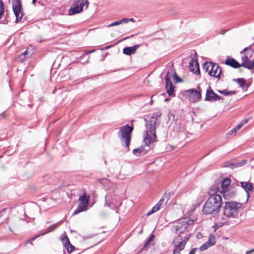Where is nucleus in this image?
<instances>
[{"mask_svg":"<svg viewBox=\"0 0 254 254\" xmlns=\"http://www.w3.org/2000/svg\"><path fill=\"white\" fill-rule=\"evenodd\" d=\"M60 225V222L57 223L56 224H55L54 225H51L50 227H49L46 230V231L43 234H46L48 233H49L51 231H54L55 229H56Z\"/></svg>","mask_w":254,"mask_h":254,"instance_id":"obj_25","label":"nucleus"},{"mask_svg":"<svg viewBox=\"0 0 254 254\" xmlns=\"http://www.w3.org/2000/svg\"><path fill=\"white\" fill-rule=\"evenodd\" d=\"M246 254H254V250H253L251 251L247 252Z\"/></svg>","mask_w":254,"mask_h":254,"instance_id":"obj_43","label":"nucleus"},{"mask_svg":"<svg viewBox=\"0 0 254 254\" xmlns=\"http://www.w3.org/2000/svg\"><path fill=\"white\" fill-rule=\"evenodd\" d=\"M4 3L1 0H0V19L2 18L4 14Z\"/></svg>","mask_w":254,"mask_h":254,"instance_id":"obj_27","label":"nucleus"},{"mask_svg":"<svg viewBox=\"0 0 254 254\" xmlns=\"http://www.w3.org/2000/svg\"><path fill=\"white\" fill-rule=\"evenodd\" d=\"M27 242L30 243V244H32V241H29V240H28Z\"/></svg>","mask_w":254,"mask_h":254,"instance_id":"obj_51","label":"nucleus"},{"mask_svg":"<svg viewBox=\"0 0 254 254\" xmlns=\"http://www.w3.org/2000/svg\"><path fill=\"white\" fill-rule=\"evenodd\" d=\"M200 235H201V234H200V233H198L197 234V237L198 238V237H200Z\"/></svg>","mask_w":254,"mask_h":254,"instance_id":"obj_50","label":"nucleus"},{"mask_svg":"<svg viewBox=\"0 0 254 254\" xmlns=\"http://www.w3.org/2000/svg\"><path fill=\"white\" fill-rule=\"evenodd\" d=\"M207 242L209 244L211 245V246L214 245L215 244V236L213 234H210Z\"/></svg>","mask_w":254,"mask_h":254,"instance_id":"obj_28","label":"nucleus"},{"mask_svg":"<svg viewBox=\"0 0 254 254\" xmlns=\"http://www.w3.org/2000/svg\"><path fill=\"white\" fill-rule=\"evenodd\" d=\"M231 179L228 178L224 179L221 182L222 189L228 188L231 184Z\"/></svg>","mask_w":254,"mask_h":254,"instance_id":"obj_23","label":"nucleus"},{"mask_svg":"<svg viewBox=\"0 0 254 254\" xmlns=\"http://www.w3.org/2000/svg\"><path fill=\"white\" fill-rule=\"evenodd\" d=\"M222 204V197L220 194L210 196L205 202L202 209L204 214L217 215Z\"/></svg>","mask_w":254,"mask_h":254,"instance_id":"obj_3","label":"nucleus"},{"mask_svg":"<svg viewBox=\"0 0 254 254\" xmlns=\"http://www.w3.org/2000/svg\"><path fill=\"white\" fill-rule=\"evenodd\" d=\"M37 0H32V3L33 4H35L36 1Z\"/></svg>","mask_w":254,"mask_h":254,"instance_id":"obj_48","label":"nucleus"},{"mask_svg":"<svg viewBox=\"0 0 254 254\" xmlns=\"http://www.w3.org/2000/svg\"><path fill=\"white\" fill-rule=\"evenodd\" d=\"M61 241L68 253H70L73 251L74 247L71 244L67 236L65 235L61 237Z\"/></svg>","mask_w":254,"mask_h":254,"instance_id":"obj_15","label":"nucleus"},{"mask_svg":"<svg viewBox=\"0 0 254 254\" xmlns=\"http://www.w3.org/2000/svg\"><path fill=\"white\" fill-rule=\"evenodd\" d=\"M209 89L207 90L205 100L207 101H216L219 100L221 99V97L216 94L214 91L211 89L210 87Z\"/></svg>","mask_w":254,"mask_h":254,"instance_id":"obj_13","label":"nucleus"},{"mask_svg":"<svg viewBox=\"0 0 254 254\" xmlns=\"http://www.w3.org/2000/svg\"><path fill=\"white\" fill-rule=\"evenodd\" d=\"M200 235H201V234H200V233H198L197 234V237L198 238V237H200Z\"/></svg>","mask_w":254,"mask_h":254,"instance_id":"obj_49","label":"nucleus"},{"mask_svg":"<svg viewBox=\"0 0 254 254\" xmlns=\"http://www.w3.org/2000/svg\"><path fill=\"white\" fill-rule=\"evenodd\" d=\"M248 119H245L244 120L242 121L236 127H235L236 130L238 131L240 129H241L242 127H243L245 124H246L248 123Z\"/></svg>","mask_w":254,"mask_h":254,"instance_id":"obj_29","label":"nucleus"},{"mask_svg":"<svg viewBox=\"0 0 254 254\" xmlns=\"http://www.w3.org/2000/svg\"><path fill=\"white\" fill-rule=\"evenodd\" d=\"M169 72H168L165 76V88L167 93L169 96H175L174 94V87L173 86L171 81L169 77Z\"/></svg>","mask_w":254,"mask_h":254,"instance_id":"obj_12","label":"nucleus"},{"mask_svg":"<svg viewBox=\"0 0 254 254\" xmlns=\"http://www.w3.org/2000/svg\"><path fill=\"white\" fill-rule=\"evenodd\" d=\"M242 204L239 202L230 201L225 203L223 208V215L217 218V225L221 227L224 225H235L236 222H232L231 218H238L241 213Z\"/></svg>","mask_w":254,"mask_h":254,"instance_id":"obj_2","label":"nucleus"},{"mask_svg":"<svg viewBox=\"0 0 254 254\" xmlns=\"http://www.w3.org/2000/svg\"><path fill=\"white\" fill-rule=\"evenodd\" d=\"M174 79L176 82H180L182 81V79L178 76L177 74L175 72L174 74Z\"/></svg>","mask_w":254,"mask_h":254,"instance_id":"obj_33","label":"nucleus"},{"mask_svg":"<svg viewBox=\"0 0 254 254\" xmlns=\"http://www.w3.org/2000/svg\"><path fill=\"white\" fill-rule=\"evenodd\" d=\"M218 187L216 185H213L209 190L208 194L210 196L216 195L217 194H216V193L218 192Z\"/></svg>","mask_w":254,"mask_h":254,"instance_id":"obj_24","label":"nucleus"},{"mask_svg":"<svg viewBox=\"0 0 254 254\" xmlns=\"http://www.w3.org/2000/svg\"><path fill=\"white\" fill-rule=\"evenodd\" d=\"M120 24H121V22H120V20H118L117 21H116L113 22L111 23V24H110L109 25L108 27H112V26L118 25Z\"/></svg>","mask_w":254,"mask_h":254,"instance_id":"obj_35","label":"nucleus"},{"mask_svg":"<svg viewBox=\"0 0 254 254\" xmlns=\"http://www.w3.org/2000/svg\"><path fill=\"white\" fill-rule=\"evenodd\" d=\"M106 203H105V205H107L109 207H110V203H108L107 201V199H106Z\"/></svg>","mask_w":254,"mask_h":254,"instance_id":"obj_46","label":"nucleus"},{"mask_svg":"<svg viewBox=\"0 0 254 254\" xmlns=\"http://www.w3.org/2000/svg\"><path fill=\"white\" fill-rule=\"evenodd\" d=\"M189 69L190 71L196 75L200 74L199 64L197 61L191 59L189 62Z\"/></svg>","mask_w":254,"mask_h":254,"instance_id":"obj_14","label":"nucleus"},{"mask_svg":"<svg viewBox=\"0 0 254 254\" xmlns=\"http://www.w3.org/2000/svg\"><path fill=\"white\" fill-rule=\"evenodd\" d=\"M90 197V195H87L86 192H84L82 195L79 196L78 199L79 204L77 208L73 212V215L78 214L80 212L86 211L87 209Z\"/></svg>","mask_w":254,"mask_h":254,"instance_id":"obj_8","label":"nucleus"},{"mask_svg":"<svg viewBox=\"0 0 254 254\" xmlns=\"http://www.w3.org/2000/svg\"><path fill=\"white\" fill-rule=\"evenodd\" d=\"M220 192L225 198H229L234 195V192L230 191L229 188L222 189Z\"/></svg>","mask_w":254,"mask_h":254,"instance_id":"obj_20","label":"nucleus"},{"mask_svg":"<svg viewBox=\"0 0 254 254\" xmlns=\"http://www.w3.org/2000/svg\"><path fill=\"white\" fill-rule=\"evenodd\" d=\"M225 64L235 68H238L242 66L241 64H240L235 59L228 57H227Z\"/></svg>","mask_w":254,"mask_h":254,"instance_id":"obj_17","label":"nucleus"},{"mask_svg":"<svg viewBox=\"0 0 254 254\" xmlns=\"http://www.w3.org/2000/svg\"><path fill=\"white\" fill-rule=\"evenodd\" d=\"M254 43L244 48L240 53L241 59L242 66L248 69L254 68Z\"/></svg>","mask_w":254,"mask_h":254,"instance_id":"obj_4","label":"nucleus"},{"mask_svg":"<svg viewBox=\"0 0 254 254\" xmlns=\"http://www.w3.org/2000/svg\"><path fill=\"white\" fill-rule=\"evenodd\" d=\"M237 131L234 127L233 129H232L231 130H230V131H229V132H228V134L232 135L233 136H234L236 134V133H237Z\"/></svg>","mask_w":254,"mask_h":254,"instance_id":"obj_36","label":"nucleus"},{"mask_svg":"<svg viewBox=\"0 0 254 254\" xmlns=\"http://www.w3.org/2000/svg\"><path fill=\"white\" fill-rule=\"evenodd\" d=\"M140 47V45H135L132 47H127L124 48L123 53L127 55H131L135 53L136 50Z\"/></svg>","mask_w":254,"mask_h":254,"instance_id":"obj_18","label":"nucleus"},{"mask_svg":"<svg viewBox=\"0 0 254 254\" xmlns=\"http://www.w3.org/2000/svg\"><path fill=\"white\" fill-rule=\"evenodd\" d=\"M27 54H28L27 50H26L25 52H24L23 53H22L19 56V58L21 59V60L22 61H26L27 60V58H24L23 59H22V57L25 56L26 55H27Z\"/></svg>","mask_w":254,"mask_h":254,"instance_id":"obj_34","label":"nucleus"},{"mask_svg":"<svg viewBox=\"0 0 254 254\" xmlns=\"http://www.w3.org/2000/svg\"><path fill=\"white\" fill-rule=\"evenodd\" d=\"M9 229L10 230V231H12L10 227L9 228Z\"/></svg>","mask_w":254,"mask_h":254,"instance_id":"obj_54","label":"nucleus"},{"mask_svg":"<svg viewBox=\"0 0 254 254\" xmlns=\"http://www.w3.org/2000/svg\"><path fill=\"white\" fill-rule=\"evenodd\" d=\"M211 247V245L209 244L207 242L203 244L200 248L199 250L201 251H203L207 250L208 248Z\"/></svg>","mask_w":254,"mask_h":254,"instance_id":"obj_31","label":"nucleus"},{"mask_svg":"<svg viewBox=\"0 0 254 254\" xmlns=\"http://www.w3.org/2000/svg\"><path fill=\"white\" fill-rule=\"evenodd\" d=\"M12 6L14 14L16 17L15 22L18 23L23 16V14L22 12L21 2L19 0H13Z\"/></svg>","mask_w":254,"mask_h":254,"instance_id":"obj_9","label":"nucleus"},{"mask_svg":"<svg viewBox=\"0 0 254 254\" xmlns=\"http://www.w3.org/2000/svg\"><path fill=\"white\" fill-rule=\"evenodd\" d=\"M88 3V2L87 0H78L75 1L73 7L69 10V14L73 15L80 12L83 10V7L86 4V7H87Z\"/></svg>","mask_w":254,"mask_h":254,"instance_id":"obj_10","label":"nucleus"},{"mask_svg":"<svg viewBox=\"0 0 254 254\" xmlns=\"http://www.w3.org/2000/svg\"><path fill=\"white\" fill-rule=\"evenodd\" d=\"M193 222V220L188 218L180 219L172 226V231L177 236H184L186 234H190L187 233L191 230Z\"/></svg>","mask_w":254,"mask_h":254,"instance_id":"obj_5","label":"nucleus"},{"mask_svg":"<svg viewBox=\"0 0 254 254\" xmlns=\"http://www.w3.org/2000/svg\"><path fill=\"white\" fill-rule=\"evenodd\" d=\"M161 115L160 112H155L150 116H146L144 118L146 123V129L143 133V141L148 148L144 149L143 147L141 146L138 148L134 149L133 150V153L136 156H138L140 153L144 151H145L144 153H145L150 149V145L156 141L157 138L156 126L160 124Z\"/></svg>","mask_w":254,"mask_h":254,"instance_id":"obj_1","label":"nucleus"},{"mask_svg":"<svg viewBox=\"0 0 254 254\" xmlns=\"http://www.w3.org/2000/svg\"><path fill=\"white\" fill-rule=\"evenodd\" d=\"M154 238V235H152L150 236V238L147 241V242L145 244L144 247H146L148 244H149L153 240Z\"/></svg>","mask_w":254,"mask_h":254,"instance_id":"obj_37","label":"nucleus"},{"mask_svg":"<svg viewBox=\"0 0 254 254\" xmlns=\"http://www.w3.org/2000/svg\"><path fill=\"white\" fill-rule=\"evenodd\" d=\"M240 183L241 184L242 188L248 193H249V191H252L254 189L252 183L245 182H240Z\"/></svg>","mask_w":254,"mask_h":254,"instance_id":"obj_19","label":"nucleus"},{"mask_svg":"<svg viewBox=\"0 0 254 254\" xmlns=\"http://www.w3.org/2000/svg\"><path fill=\"white\" fill-rule=\"evenodd\" d=\"M211 72L212 74L210 75L211 76H214L219 79L220 78V75L221 74L222 70L221 68L219 67V65L217 69L215 68H212Z\"/></svg>","mask_w":254,"mask_h":254,"instance_id":"obj_21","label":"nucleus"},{"mask_svg":"<svg viewBox=\"0 0 254 254\" xmlns=\"http://www.w3.org/2000/svg\"><path fill=\"white\" fill-rule=\"evenodd\" d=\"M133 127L128 125H125L120 128L119 135L123 143H124V146L128 148L130 140L131 138V133L133 130Z\"/></svg>","mask_w":254,"mask_h":254,"instance_id":"obj_7","label":"nucleus"},{"mask_svg":"<svg viewBox=\"0 0 254 254\" xmlns=\"http://www.w3.org/2000/svg\"><path fill=\"white\" fill-rule=\"evenodd\" d=\"M234 81H235L237 84H238L240 86V87L242 88H244V86L245 85V80L243 78H237L234 79Z\"/></svg>","mask_w":254,"mask_h":254,"instance_id":"obj_26","label":"nucleus"},{"mask_svg":"<svg viewBox=\"0 0 254 254\" xmlns=\"http://www.w3.org/2000/svg\"><path fill=\"white\" fill-rule=\"evenodd\" d=\"M191 237L190 234H186L185 236H177L174 238L172 245L173 246V254H179L183 250L187 242Z\"/></svg>","mask_w":254,"mask_h":254,"instance_id":"obj_6","label":"nucleus"},{"mask_svg":"<svg viewBox=\"0 0 254 254\" xmlns=\"http://www.w3.org/2000/svg\"><path fill=\"white\" fill-rule=\"evenodd\" d=\"M5 211V209H3L1 212H0V217L3 215V212Z\"/></svg>","mask_w":254,"mask_h":254,"instance_id":"obj_45","label":"nucleus"},{"mask_svg":"<svg viewBox=\"0 0 254 254\" xmlns=\"http://www.w3.org/2000/svg\"><path fill=\"white\" fill-rule=\"evenodd\" d=\"M164 200L163 198H162L158 202V203L156 204V205L158 206H159L160 208L161 207V206L162 205V204H163L164 203Z\"/></svg>","mask_w":254,"mask_h":254,"instance_id":"obj_38","label":"nucleus"},{"mask_svg":"<svg viewBox=\"0 0 254 254\" xmlns=\"http://www.w3.org/2000/svg\"><path fill=\"white\" fill-rule=\"evenodd\" d=\"M247 162V160H243L241 162H238L237 163H231L227 165V167H230L232 169H234L238 167L242 166L246 164Z\"/></svg>","mask_w":254,"mask_h":254,"instance_id":"obj_22","label":"nucleus"},{"mask_svg":"<svg viewBox=\"0 0 254 254\" xmlns=\"http://www.w3.org/2000/svg\"><path fill=\"white\" fill-rule=\"evenodd\" d=\"M219 92L225 96H228L229 95H234L236 93L235 91H227L226 90H224L222 91H219Z\"/></svg>","mask_w":254,"mask_h":254,"instance_id":"obj_32","label":"nucleus"},{"mask_svg":"<svg viewBox=\"0 0 254 254\" xmlns=\"http://www.w3.org/2000/svg\"><path fill=\"white\" fill-rule=\"evenodd\" d=\"M142 230H141V231H140V232H139V234H141V233H142Z\"/></svg>","mask_w":254,"mask_h":254,"instance_id":"obj_52","label":"nucleus"},{"mask_svg":"<svg viewBox=\"0 0 254 254\" xmlns=\"http://www.w3.org/2000/svg\"><path fill=\"white\" fill-rule=\"evenodd\" d=\"M201 89L199 86H197V89H190L186 91L189 94V100L191 102H197L201 98Z\"/></svg>","mask_w":254,"mask_h":254,"instance_id":"obj_11","label":"nucleus"},{"mask_svg":"<svg viewBox=\"0 0 254 254\" xmlns=\"http://www.w3.org/2000/svg\"><path fill=\"white\" fill-rule=\"evenodd\" d=\"M95 51V50H92V51H87L85 52V54L91 53L94 52Z\"/></svg>","mask_w":254,"mask_h":254,"instance_id":"obj_44","label":"nucleus"},{"mask_svg":"<svg viewBox=\"0 0 254 254\" xmlns=\"http://www.w3.org/2000/svg\"><path fill=\"white\" fill-rule=\"evenodd\" d=\"M36 41L38 42H42L44 41V38L42 36H38L36 37Z\"/></svg>","mask_w":254,"mask_h":254,"instance_id":"obj_39","label":"nucleus"},{"mask_svg":"<svg viewBox=\"0 0 254 254\" xmlns=\"http://www.w3.org/2000/svg\"><path fill=\"white\" fill-rule=\"evenodd\" d=\"M44 235V234H43V233H42V234H39V235H38L36 236V237H33V238H31V239L29 240V241H32V242L33 241L35 240L36 238H38V237H39V236H42V235Z\"/></svg>","mask_w":254,"mask_h":254,"instance_id":"obj_41","label":"nucleus"},{"mask_svg":"<svg viewBox=\"0 0 254 254\" xmlns=\"http://www.w3.org/2000/svg\"><path fill=\"white\" fill-rule=\"evenodd\" d=\"M128 22L129 21H134V20L133 18H128Z\"/></svg>","mask_w":254,"mask_h":254,"instance_id":"obj_47","label":"nucleus"},{"mask_svg":"<svg viewBox=\"0 0 254 254\" xmlns=\"http://www.w3.org/2000/svg\"><path fill=\"white\" fill-rule=\"evenodd\" d=\"M121 23H127L128 22V18H124L123 19L120 20Z\"/></svg>","mask_w":254,"mask_h":254,"instance_id":"obj_40","label":"nucleus"},{"mask_svg":"<svg viewBox=\"0 0 254 254\" xmlns=\"http://www.w3.org/2000/svg\"><path fill=\"white\" fill-rule=\"evenodd\" d=\"M26 58V57H25V56L22 57V59H23V58Z\"/></svg>","mask_w":254,"mask_h":254,"instance_id":"obj_53","label":"nucleus"},{"mask_svg":"<svg viewBox=\"0 0 254 254\" xmlns=\"http://www.w3.org/2000/svg\"><path fill=\"white\" fill-rule=\"evenodd\" d=\"M160 207L159 206H158L156 204L154 207H152L151 210L149 212H148V213L147 214V215L149 216V215L153 214V213L158 211V210H160Z\"/></svg>","mask_w":254,"mask_h":254,"instance_id":"obj_30","label":"nucleus"},{"mask_svg":"<svg viewBox=\"0 0 254 254\" xmlns=\"http://www.w3.org/2000/svg\"><path fill=\"white\" fill-rule=\"evenodd\" d=\"M218 67V64L212 62H205L203 64V68L206 72H208V75L212 74V69L217 68Z\"/></svg>","mask_w":254,"mask_h":254,"instance_id":"obj_16","label":"nucleus"},{"mask_svg":"<svg viewBox=\"0 0 254 254\" xmlns=\"http://www.w3.org/2000/svg\"><path fill=\"white\" fill-rule=\"evenodd\" d=\"M196 250V248H193L190 252L189 254H195Z\"/></svg>","mask_w":254,"mask_h":254,"instance_id":"obj_42","label":"nucleus"}]
</instances>
